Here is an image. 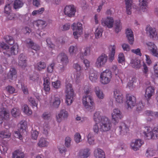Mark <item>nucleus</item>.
I'll list each match as a JSON object with an SVG mask.
<instances>
[{"instance_id": "1", "label": "nucleus", "mask_w": 158, "mask_h": 158, "mask_svg": "<svg viewBox=\"0 0 158 158\" xmlns=\"http://www.w3.org/2000/svg\"><path fill=\"white\" fill-rule=\"evenodd\" d=\"M84 91L85 95L83 98V104L88 110L91 112L95 109L93 99L92 97L89 95L92 93V88L90 86H86L85 87Z\"/></svg>"}, {"instance_id": "2", "label": "nucleus", "mask_w": 158, "mask_h": 158, "mask_svg": "<svg viewBox=\"0 0 158 158\" xmlns=\"http://www.w3.org/2000/svg\"><path fill=\"white\" fill-rule=\"evenodd\" d=\"M138 134L144 135L148 139H154L158 138V128L152 129L150 127H144L138 131Z\"/></svg>"}, {"instance_id": "3", "label": "nucleus", "mask_w": 158, "mask_h": 158, "mask_svg": "<svg viewBox=\"0 0 158 158\" xmlns=\"http://www.w3.org/2000/svg\"><path fill=\"white\" fill-rule=\"evenodd\" d=\"M65 92L66 94V103L68 105H70L73 102L75 96L74 91L71 84L69 83L66 85Z\"/></svg>"}, {"instance_id": "4", "label": "nucleus", "mask_w": 158, "mask_h": 158, "mask_svg": "<svg viewBox=\"0 0 158 158\" xmlns=\"http://www.w3.org/2000/svg\"><path fill=\"white\" fill-rule=\"evenodd\" d=\"M99 125L100 130L104 131L109 130L111 128L112 124L110 120L108 118L103 116L101 118Z\"/></svg>"}, {"instance_id": "5", "label": "nucleus", "mask_w": 158, "mask_h": 158, "mask_svg": "<svg viewBox=\"0 0 158 158\" xmlns=\"http://www.w3.org/2000/svg\"><path fill=\"white\" fill-rule=\"evenodd\" d=\"M112 77V74L111 72L108 69H106L100 74V82L102 84H107L110 83Z\"/></svg>"}, {"instance_id": "6", "label": "nucleus", "mask_w": 158, "mask_h": 158, "mask_svg": "<svg viewBox=\"0 0 158 158\" xmlns=\"http://www.w3.org/2000/svg\"><path fill=\"white\" fill-rule=\"evenodd\" d=\"M112 120L115 123H118L119 120L123 117V115L121 111L118 108H115L113 110L111 114Z\"/></svg>"}, {"instance_id": "7", "label": "nucleus", "mask_w": 158, "mask_h": 158, "mask_svg": "<svg viewBox=\"0 0 158 158\" xmlns=\"http://www.w3.org/2000/svg\"><path fill=\"white\" fill-rule=\"evenodd\" d=\"M76 10V8L73 5H67L64 8V13L65 15L71 18L74 16Z\"/></svg>"}, {"instance_id": "8", "label": "nucleus", "mask_w": 158, "mask_h": 158, "mask_svg": "<svg viewBox=\"0 0 158 158\" xmlns=\"http://www.w3.org/2000/svg\"><path fill=\"white\" fill-rule=\"evenodd\" d=\"M146 31L147 34L150 38L155 40L158 39V31H156L155 28L148 26Z\"/></svg>"}, {"instance_id": "9", "label": "nucleus", "mask_w": 158, "mask_h": 158, "mask_svg": "<svg viewBox=\"0 0 158 158\" xmlns=\"http://www.w3.org/2000/svg\"><path fill=\"white\" fill-rule=\"evenodd\" d=\"M57 59L60 60V63L63 65L62 67L60 68L59 70V72L60 73H62L64 70V66L67 65L69 62L68 58L67 55L65 53H61L58 56Z\"/></svg>"}, {"instance_id": "10", "label": "nucleus", "mask_w": 158, "mask_h": 158, "mask_svg": "<svg viewBox=\"0 0 158 158\" xmlns=\"http://www.w3.org/2000/svg\"><path fill=\"white\" fill-rule=\"evenodd\" d=\"M107 60V56L103 54L99 56L96 60L95 66L97 68H101L103 67Z\"/></svg>"}, {"instance_id": "11", "label": "nucleus", "mask_w": 158, "mask_h": 158, "mask_svg": "<svg viewBox=\"0 0 158 158\" xmlns=\"http://www.w3.org/2000/svg\"><path fill=\"white\" fill-rule=\"evenodd\" d=\"M146 47L150 51L152 55L158 57V49L156 45L153 43L148 42L146 43Z\"/></svg>"}, {"instance_id": "12", "label": "nucleus", "mask_w": 158, "mask_h": 158, "mask_svg": "<svg viewBox=\"0 0 158 158\" xmlns=\"http://www.w3.org/2000/svg\"><path fill=\"white\" fill-rule=\"evenodd\" d=\"M114 22V20L113 18L110 16L102 19L101 21L102 25L109 28H111L113 27Z\"/></svg>"}, {"instance_id": "13", "label": "nucleus", "mask_w": 158, "mask_h": 158, "mask_svg": "<svg viewBox=\"0 0 158 158\" xmlns=\"http://www.w3.org/2000/svg\"><path fill=\"white\" fill-rule=\"evenodd\" d=\"M154 94L155 88L154 87L150 86L146 88L145 91V97L148 102Z\"/></svg>"}, {"instance_id": "14", "label": "nucleus", "mask_w": 158, "mask_h": 158, "mask_svg": "<svg viewBox=\"0 0 158 158\" xmlns=\"http://www.w3.org/2000/svg\"><path fill=\"white\" fill-rule=\"evenodd\" d=\"M114 96L117 103H122L124 101V98L121 91L119 89H115L114 90Z\"/></svg>"}, {"instance_id": "15", "label": "nucleus", "mask_w": 158, "mask_h": 158, "mask_svg": "<svg viewBox=\"0 0 158 158\" xmlns=\"http://www.w3.org/2000/svg\"><path fill=\"white\" fill-rule=\"evenodd\" d=\"M9 118V113L6 108H0V124H2L4 119L8 120Z\"/></svg>"}, {"instance_id": "16", "label": "nucleus", "mask_w": 158, "mask_h": 158, "mask_svg": "<svg viewBox=\"0 0 158 158\" xmlns=\"http://www.w3.org/2000/svg\"><path fill=\"white\" fill-rule=\"evenodd\" d=\"M144 143L143 141L140 139H136L131 143V147L134 151L137 150Z\"/></svg>"}, {"instance_id": "17", "label": "nucleus", "mask_w": 158, "mask_h": 158, "mask_svg": "<svg viewBox=\"0 0 158 158\" xmlns=\"http://www.w3.org/2000/svg\"><path fill=\"white\" fill-rule=\"evenodd\" d=\"M109 52V60L112 62L114 58V56L116 52V46L115 45H110L108 47Z\"/></svg>"}, {"instance_id": "18", "label": "nucleus", "mask_w": 158, "mask_h": 158, "mask_svg": "<svg viewBox=\"0 0 158 158\" xmlns=\"http://www.w3.org/2000/svg\"><path fill=\"white\" fill-rule=\"evenodd\" d=\"M16 74L17 72L16 69L13 68H11L8 74L7 78L9 79L10 82L13 80H15L17 77Z\"/></svg>"}, {"instance_id": "19", "label": "nucleus", "mask_w": 158, "mask_h": 158, "mask_svg": "<svg viewBox=\"0 0 158 158\" xmlns=\"http://www.w3.org/2000/svg\"><path fill=\"white\" fill-rule=\"evenodd\" d=\"M68 116L67 112L64 109L61 110L59 114L56 115V119L57 122L60 123L62 118H67Z\"/></svg>"}, {"instance_id": "20", "label": "nucleus", "mask_w": 158, "mask_h": 158, "mask_svg": "<svg viewBox=\"0 0 158 158\" xmlns=\"http://www.w3.org/2000/svg\"><path fill=\"white\" fill-rule=\"evenodd\" d=\"M89 78L93 82H96L98 77V75L96 72L93 69H90L89 72Z\"/></svg>"}, {"instance_id": "21", "label": "nucleus", "mask_w": 158, "mask_h": 158, "mask_svg": "<svg viewBox=\"0 0 158 158\" xmlns=\"http://www.w3.org/2000/svg\"><path fill=\"white\" fill-rule=\"evenodd\" d=\"M60 103V99L58 97L54 96H52L50 99V104L52 106L55 108H57Z\"/></svg>"}, {"instance_id": "22", "label": "nucleus", "mask_w": 158, "mask_h": 158, "mask_svg": "<svg viewBox=\"0 0 158 158\" xmlns=\"http://www.w3.org/2000/svg\"><path fill=\"white\" fill-rule=\"evenodd\" d=\"M18 64L22 68H24L27 66L26 57L23 53L21 54L19 56Z\"/></svg>"}, {"instance_id": "23", "label": "nucleus", "mask_w": 158, "mask_h": 158, "mask_svg": "<svg viewBox=\"0 0 158 158\" xmlns=\"http://www.w3.org/2000/svg\"><path fill=\"white\" fill-rule=\"evenodd\" d=\"M131 66L136 69H139L141 67L140 60L137 58H133L130 63Z\"/></svg>"}, {"instance_id": "24", "label": "nucleus", "mask_w": 158, "mask_h": 158, "mask_svg": "<svg viewBox=\"0 0 158 158\" xmlns=\"http://www.w3.org/2000/svg\"><path fill=\"white\" fill-rule=\"evenodd\" d=\"M79 22L73 23L71 27L73 31V35L75 39H78V32L79 31V26L78 25Z\"/></svg>"}, {"instance_id": "25", "label": "nucleus", "mask_w": 158, "mask_h": 158, "mask_svg": "<svg viewBox=\"0 0 158 158\" xmlns=\"http://www.w3.org/2000/svg\"><path fill=\"white\" fill-rule=\"evenodd\" d=\"M136 99L134 96H130L127 101V104L128 109L131 108L135 106L136 103Z\"/></svg>"}, {"instance_id": "26", "label": "nucleus", "mask_w": 158, "mask_h": 158, "mask_svg": "<svg viewBox=\"0 0 158 158\" xmlns=\"http://www.w3.org/2000/svg\"><path fill=\"white\" fill-rule=\"evenodd\" d=\"M94 155L96 158H105V154L102 150L97 148L94 152Z\"/></svg>"}, {"instance_id": "27", "label": "nucleus", "mask_w": 158, "mask_h": 158, "mask_svg": "<svg viewBox=\"0 0 158 158\" xmlns=\"http://www.w3.org/2000/svg\"><path fill=\"white\" fill-rule=\"evenodd\" d=\"M126 35L129 41V43L132 44L134 41V37L133 32L131 29H128L126 31Z\"/></svg>"}, {"instance_id": "28", "label": "nucleus", "mask_w": 158, "mask_h": 158, "mask_svg": "<svg viewBox=\"0 0 158 158\" xmlns=\"http://www.w3.org/2000/svg\"><path fill=\"white\" fill-rule=\"evenodd\" d=\"M122 28V24L120 20H117L115 21L114 25V31L116 33L120 31Z\"/></svg>"}, {"instance_id": "29", "label": "nucleus", "mask_w": 158, "mask_h": 158, "mask_svg": "<svg viewBox=\"0 0 158 158\" xmlns=\"http://www.w3.org/2000/svg\"><path fill=\"white\" fill-rule=\"evenodd\" d=\"M94 91L97 97L100 99H102L104 97V94L102 91L98 86H96L94 88Z\"/></svg>"}, {"instance_id": "30", "label": "nucleus", "mask_w": 158, "mask_h": 158, "mask_svg": "<svg viewBox=\"0 0 158 158\" xmlns=\"http://www.w3.org/2000/svg\"><path fill=\"white\" fill-rule=\"evenodd\" d=\"M139 2L140 9L143 12L146 11L148 8L147 0H139Z\"/></svg>"}, {"instance_id": "31", "label": "nucleus", "mask_w": 158, "mask_h": 158, "mask_svg": "<svg viewBox=\"0 0 158 158\" xmlns=\"http://www.w3.org/2000/svg\"><path fill=\"white\" fill-rule=\"evenodd\" d=\"M19 52V45L17 44H15L11 47L10 50V53L11 55H17Z\"/></svg>"}, {"instance_id": "32", "label": "nucleus", "mask_w": 158, "mask_h": 158, "mask_svg": "<svg viewBox=\"0 0 158 158\" xmlns=\"http://www.w3.org/2000/svg\"><path fill=\"white\" fill-rule=\"evenodd\" d=\"M101 112L100 111H96L94 114L93 118L95 123H99L101 122V118L103 116L101 115Z\"/></svg>"}, {"instance_id": "33", "label": "nucleus", "mask_w": 158, "mask_h": 158, "mask_svg": "<svg viewBox=\"0 0 158 158\" xmlns=\"http://www.w3.org/2000/svg\"><path fill=\"white\" fill-rule=\"evenodd\" d=\"M127 13L128 15H130L131 12V5L132 0H125Z\"/></svg>"}, {"instance_id": "34", "label": "nucleus", "mask_w": 158, "mask_h": 158, "mask_svg": "<svg viewBox=\"0 0 158 158\" xmlns=\"http://www.w3.org/2000/svg\"><path fill=\"white\" fill-rule=\"evenodd\" d=\"M18 126L20 130V131L23 133L26 131V130L27 127L26 122L24 120L21 121L18 125Z\"/></svg>"}, {"instance_id": "35", "label": "nucleus", "mask_w": 158, "mask_h": 158, "mask_svg": "<svg viewBox=\"0 0 158 158\" xmlns=\"http://www.w3.org/2000/svg\"><path fill=\"white\" fill-rule=\"evenodd\" d=\"M90 150L89 149H86L81 151L80 153V157L81 158H87L90 155Z\"/></svg>"}, {"instance_id": "36", "label": "nucleus", "mask_w": 158, "mask_h": 158, "mask_svg": "<svg viewBox=\"0 0 158 158\" xmlns=\"http://www.w3.org/2000/svg\"><path fill=\"white\" fill-rule=\"evenodd\" d=\"M34 23L39 29H42L45 28L47 25L46 22L41 20H37Z\"/></svg>"}, {"instance_id": "37", "label": "nucleus", "mask_w": 158, "mask_h": 158, "mask_svg": "<svg viewBox=\"0 0 158 158\" xmlns=\"http://www.w3.org/2000/svg\"><path fill=\"white\" fill-rule=\"evenodd\" d=\"M23 4L22 0H15L13 3V7L15 9H19L22 7Z\"/></svg>"}, {"instance_id": "38", "label": "nucleus", "mask_w": 158, "mask_h": 158, "mask_svg": "<svg viewBox=\"0 0 158 158\" xmlns=\"http://www.w3.org/2000/svg\"><path fill=\"white\" fill-rule=\"evenodd\" d=\"M120 131L121 134H124L128 131V127L125 123H122L119 127Z\"/></svg>"}, {"instance_id": "39", "label": "nucleus", "mask_w": 158, "mask_h": 158, "mask_svg": "<svg viewBox=\"0 0 158 158\" xmlns=\"http://www.w3.org/2000/svg\"><path fill=\"white\" fill-rule=\"evenodd\" d=\"M10 136V133L7 130L0 131V137L2 138H9Z\"/></svg>"}, {"instance_id": "40", "label": "nucleus", "mask_w": 158, "mask_h": 158, "mask_svg": "<svg viewBox=\"0 0 158 158\" xmlns=\"http://www.w3.org/2000/svg\"><path fill=\"white\" fill-rule=\"evenodd\" d=\"M22 110L25 114L27 115H31L32 113L31 110L29 109L28 106L26 104L23 105Z\"/></svg>"}, {"instance_id": "41", "label": "nucleus", "mask_w": 158, "mask_h": 158, "mask_svg": "<svg viewBox=\"0 0 158 158\" xmlns=\"http://www.w3.org/2000/svg\"><path fill=\"white\" fill-rule=\"evenodd\" d=\"M27 44L30 47L36 51L39 50L40 49V46L34 43L32 41L30 40L29 43H27Z\"/></svg>"}, {"instance_id": "42", "label": "nucleus", "mask_w": 158, "mask_h": 158, "mask_svg": "<svg viewBox=\"0 0 158 158\" xmlns=\"http://www.w3.org/2000/svg\"><path fill=\"white\" fill-rule=\"evenodd\" d=\"M28 101L30 103V104L33 108H36V109H38V103L36 102L34 98L31 97H30L28 98Z\"/></svg>"}, {"instance_id": "43", "label": "nucleus", "mask_w": 158, "mask_h": 158, "mask_svg": "<svg viewBox=\"0 0 158 158\" xmlns=\"http://www.w3.org/2000/svg\"><path fill=\"white\" fill-rule=\"evenodd\" d=\"M48 144V142L44 138H41L38 143V146L40 147L47 146Z\"/></svg>"}, {"instance_id": "44", "label": "nucleus", "mask_w": 158, "mask_h": 158, "mask_svg": "<svg viewBox=\"0 0 158 158\" xmlns=\"http://www.w3.org/2000/svg\"><path fill=\"white\" fill-rule=\"evenodd\" d=\"M24 154L19 151H15L13 153V158H24Z\"/></svg>"}, {"instance_id": "45", "label": "nucleus", "mask_w": 158, "mask_h": 158, "mask_svg": "<svg viewBox=\"0 0 158 158\" xmlns=\"http://www.w3.org/2000/svg\"><path fill=\"white\" fill-rule=\"evenodd\" d=\"M103 30L101 27H98L97 28L95 32V36L96 39L101 37L102 35Z\"/></svg>"}, {"instance_id": "46", "label": "nucleus", "mask_w": 158, "mask_h": 158, "mask_svg": "<svg viewBox=\"0 0 158 158\" xmlns=\"http://www.w3.org/2000/svg\"><path fill=\"white\" fill-rule=\"evenodd\" d=\"M125 58L124 54L123 53H119L118 56V61L119 63L123 64L124 63Z\"/></svg>"}, {"instance_id": "47", "label": "nucleus", "mask_w": 158, "mask_h": 158, "mask_svg": "<svg viewBox=\"0 0 158 158\" xmlns=\"http://www.w3.org/2000/svg\"><path fill=\"white\" fill-rule=\"evenodd\" d=\"M4 39L6 42L10 45H12L14 43V40L11 36L6 35L4 37Z\"/></svg>"}, {"instance_id": "48", "label": "nucleus", "mask_w": 158, "mask_h": 158, "mask_svg": "<svg viewBox=\"0 0 158 158\" xmlns=\"http://www.w3.org/2000/svg\"><path fill=\"white\" fill-rule=\"evenodd\" d=\"M11 114L13 116L16 117L19 116L20 112L19 109L18 108H14L11 111Z\"/></svg>"}, {"instance_id": "49", "label": "nucleus", "mask_w": 158, "mask_h": 158, "mask_svg": "<svg viewBox=\"0 0 158 158\" xmlns=\"http://www.w3.org/2000/svg\"><path fill=\"white\" fill-rule=\"evenodd\" d=\"M43 133L46 135H48L50 129V126L49 124L46 123H44L43 124Z\"/></svg>"}, {"instance_id": "50", "label": "nucleus", "mask_w": 158, "mask_h": 158, "mask_svg": "<svg viewBox=\"0 0 158 158\" xmlns=\"http://www.w3.org/2000/svg\"><path fill=\"white\" fill-rule=\"evenodd\" d=\"M12 5L10 4H6L4 8V13L5 14L9 13L12 11L11 10Z\"/></svg>"}, {"instance_id": "51", "label": "nucleus", "mask_w": 158, "mask_h": 158, "mask_svg": "<svg viewBox=\"0 0 158 158\" xmlns=\"http://www.w3.org/2000/svg\"><path fill=\"white\" fill-rule=\"evenodd\" d=\"M81 54L84 56H88L90 53V48L89 47H87L83 49V51H81Z\"/></svg>"}, {"instance_id": "52", "label": "nucleus", "mask_w": 158, "mask_h": 158, "mask_svg": "<svg viewBox=\"0 0 158 158\" xmlns=\"http://www.w3.org/2000/svg\"><path fill=\"white\" fill-rule=\"evenodd\" d=\"M46 64L44 62H40L38 63L36 66H35V68H37V69L39 71L44 69L46 67Z\"/></svg>"}, {"instance_id": "53", "label": "nucleus", "mask_w": 158, "mask_h": 158, "mask_svg": "<svg viewBox=\"0 0 158 158\" xmlns=\"http://www.w3.org/2000/svg\"><path fill=\"white\" fill-rule=\"evenodd\" d=\"M115 75L116 77H119V78L120 79L122 83H123V81L124 80L125 78V76L124 74L123 73H122L120 71H119V72L117 73L115 72Z\"/></svg>"}, {"instance_id": "54", "label": "nucleus", "mask_w": 158, "mask_h": 158, "mask_svg": "<svg viewBox=\"0 0 158 158\" xmlns=\"http://www.w3.org/2000/svg\"><path fill=\"white\" fill-rule=\"evenodd\" d=\"M144 105V103L142 102V101H140L137 104V111L138 113H140L142 111Z\"/></svg>"}, {"instance_id": "55", "label": "nucleus", "mask_w": 158, "mask_h": 158, "mask_svg": "<svg viewBox=\"0 0 158 158\" xmlns=\"http://www.w3.org/2000/svg\"><path fill=\"white\" fill-rule=\"evenodd\" d=\"M15 14L13 13L12 11L8 14H5V16L8 20H13L15 18Z\"/></svg>"}, {"instance_id": "56", "label": "nucleus", "mask_w": 158, "mask_h": 158, "mask_svg": "<svg viewBox=\"0 0 158 158\" xmlns=\"http://www.w3.org/2000/svg\"><path fill=\"white\" fill-rule=\"evenodd\" d=\"M44 8L42 7L39 9L37 10H34L32 13V15L33 16L35 15H40L42 14L44 11Z\"/></svg>"}, {"instance_id": "57", "label": "nucleus", "mask_w": 158, "mask_h": 158, "mask_svg": "<svg viewBox=\"0 0 158 158\" xmlns=\"http://www.w3.org/2000/svg\"><path fill=\"white\" fill-rule=\"evenodd\" d=\"M46 42L47 43V46L49 48H50L52 49H55V45L51 42V39L50 38H48L47 39Z\"/></svg>"}, {"instance_id": "58", "label": "nucleus", "mask_w": 158, "mask_h": 158, "mask_svg": "<svg viewBox=\"0 0 158 158\" xmlns=\"http://www.w3.org/2000/svg\"><path fill=\"white\" fill-rule=\"evenodd\" d=\"M21 89L24 94H28L29 92L27 86L23 83H21Z\"/></svg>"}, {"instance_id": "59", "label": "nucleus", "mask_w": 158, "mask_h": 158, "mask_svg": "<svg viewBox=\"0 0 158 158\" xmlns=\"http://www.w3.org/2000/svg\"><path fill=\"white\" fill-rule=\"evenodd\" d=\"M7 91L10 94H12L15 93V89L10 85H8L6 88Z\"/></svg>"}, {"instance_id": "60", "label": "nucleus", "mask_w": 158, "mask_h": 158, "mask_svg": "<svg viewBox=\"0 0 158 158\" xmlns=\"http://www.w3.org/2000/svg\"><path fill=\"white\" fill-rule=\"evenodd\" d=\"M51 114L50 112H45L43 113L42 117L45 120H48L50 117Z\"/></svg>"}, {"instance_id": "61", "label": "nucleus", "mask_w": 158, "mask_h": 158, "mask_svg": "<svg viewBox=\"0 0 158 158\" xmlns=\"http://www.w3.org/2000/svg\"><path fill=\"white\" fill-rule=\"evenodd\" d=\"M121 46L123 50L124 51H129L131 49L130 46L127 44H123Z\"/></svg>"}, {"instance_id": "62", "label": "nucleus", "mask_w": 158, "mask_h": 158, "mask_svg": "<svg viewBox=\"0 0 158 158\" xmlns=\"http://www.w3.org/2000/svg\"><path fill=\"white\" fill-rule=\"evenodd\" d=\"M143 72L145 76H147L148 72V69L146 64L143 63Z\"/></svg>"}, {"instance_id": "63", "label": "nucleus", "mask_w": 158, "mask_h": 158, "mask_svg": "<svg viewBox=\"0 0 158 158\" xmlns=\"http://www.w3.org/2000/svg\"><path fill=\"white\" fill-rule=\"evenodd\" d=\"M52 84L53 87L56 89H58L60 86V82L57 80L56 81L52 82Z\"/></svg>"}, {"instance_id": "64", "label": "nucleus", "mask_w": 158, "mask_h": 158, "mask_svg": "<svg viewBox=\"0 0 158 158\" xmlns=\"http://www.w3.org/2000/svg\"><path fill=\"white\" fill-rule=\"evenodd\" d=\"M154 72L155 76L158 77V63H156L154 66Z\"/></svg>"}]
</instances>
